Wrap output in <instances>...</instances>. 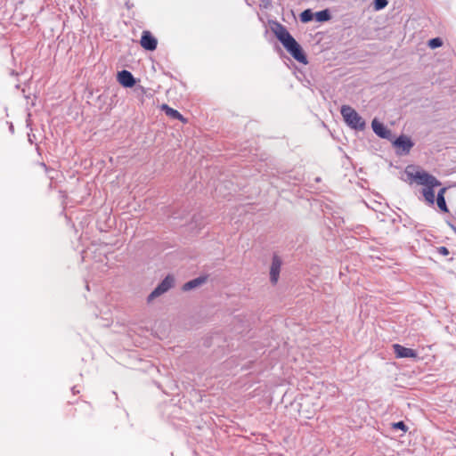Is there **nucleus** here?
Listing matches in <instances>:
<instances>
[{"label":"nucleus","instance_id":"nucleus-1","mask_svg":"<svg viewBox=\"0 0 456 456\" xmlns=\"http://www.w3.org/2000/svg\"><path fill=\"white\" fill-rule=\"evenodd\" d=\"M273 31L284 48L295 60L304 64L307 63L306 57L304 54L301 46L283 25L276 23L273 28Z\"/></svg>","mask_w":456,"mask_h":456},{"label":"nucleus","instance_id":"nucleus-2","mask_svg":"<svg viewBox=\"0 0 456 456\" xmlns=\"http://www.w3.org/2000/svg\"><path fill=\"white\" fill-rule=\"evenodd\" d=\"M341 115L345 122L352 128L362 130L365 122L362 118L350 106L343 105L341 107Z\"/></svg>","mask_w":456,"mask_h":456},{"label":"nucleus","instance_id":"nucleus-3","mask_svg":"<svg viewBox=\"0 0 456 456\" xmlns=\"http://www.w3.org/2000/svg\"><path fill=\"white\" fill-rule=\"evenodd\" d=\"M175 283V279L172 275H167L148 296L147 302L151 303L154 299L167 292Z\"/></svg>","mask_w":456,"mask_h":456},{"label":"nucleus","instance_id":"nucleus-4","mask_svg":"<svg viewBox=\"0 0 456 456\" xmlns=\"http://www.w3.org/2000/svg\"><path fill=\"white\" fill-rule=\"evenodd\" d=\"M413 177L418 183L425 185L426 187H436L441 185V183L435 176L427 172H416Z\"/></svg>","mask_w":456,"mask_h":456},{"label":"nucleus","instance_id":"nucleus-5","mask_svg":"<svg viewBox=\"0 0 456 456\" xmlns=\"http://www.w3.org/2000/svg\"><path fill=\"white\" fill-rule=\"evenodd\" d=\"M394 146L402 151V153H408L413 147L411 140L405 135H401L393 142Z\"/></svg>","mask_w":456,"mask_h":456},{"label":"nucleus","instance_id":"nucleus-6","mask_svg":"<svg viewBox=\"0 0 456 456\" xmlns=\"http://www.w3.org/2000/svg\"><path fill=\"white\" fill-rule=\"evenodd\" d=\"M281 266V260L278 256H273L272 265L270 268V281L273 284H276L279 279Z\"/></svg>","mask_w":456,"mask_h":456},{"label":"nucleus","instance_id":"nucleus-7","mask_svg":"<svg viewBox=\"0 0 456 456\" xmlns=\"http://www.w3.org/2000/svg\"><path fill=\"white\" fill-rule=\"evenodd\" d=\"M141 45L149 51H153L157 47V39L149 31H143L141 37Z\"/></svg>","mask_w":456,"mask_h":456},{"label":"nucleus","instance_id":"nucleus-8","mask_svg":"<svg viewBox=\"0 0 456 456\" xmlns=\"http://www.w3.org/2000/svg\"><path fill=\"white\" fill-rule=\"evenodd\" d=\"M394 353L398 358H415L417 357V353L411 349L404 347L399 344L393 345Z\"/></svg>","mask_w":456,"mask_h":456},{"label":"nucleus","instance_id":"nucleus-9","mask_svg":"<svg viewBox=\"0 0 456 456\" xmlns=\"http://www.w3.org/2000/svg\"><path fill=\"white\" fill-rule=\"evenodd\" d=\"M371 126L374 133L381 138L390 139L391 131L387 129L381 122L378 121L376 118L372 120Z\"/></svg>","mask_w":456,"mask_h":456},{"label":"nucleus","instance_id":"nucleus-10","mask_svg":"<svg viewBox=\"0 0 456 456\" xmlns=\"http://www.w3.org/2000/svg\"><path fill=\"white\" fill-rule=\"evenodd\" d=\"M118 81L125 87H132L135 84L134 76L127 70H122L118 72Z\"/></svg>","mask_w":456,"mask_h":456},{"label":"nucleus","instance_id":"nucleus-11","mask_svg":"<svg viewBox=\"0 0 456 456\" xmlns=\"http://www.w3.org/2000/svg\"><path fill=\"white\" fill-rule=\"evenodd\" d=\"M206 281H207L206 277H198L196 279H193V280L183 284V290L189 291L193 289H196V288L201 286L202 284H204L206 282Z\"/></svg>","mask_w":456,"mask_h":456},{"label":"nucleus","instance_id":"nucleus-12","mask_svg":"<svg viewBox=\"0 0 456 456\" xmlns=\"http://www.w3.org/2000/svg\"><path fill=\"white\" fill-rule=\"evenodd\" d=\"M446 191V188H442L438 193H437V198H436V203H437V206L438 208L444 211V212H448V208L446 206V202H445V199H444V193Z\"/></svg>","mask_w":456,"mask_h":456},{"label":"nucleus","instance_id":"nucleus-13","mask_svg":"<svg viewBox=\"0 0 456 456\" xmlns=\"http://www.w3.org/2000/svg\"><path fill=\"white\" fill-rule=\"evenodd\" d=\"M161 109L170 118H175V119H178V120H181V121L184 122L183 117L176 110H174V109L170 108L167 104H163L161 106Z\"/></svg>","mask_w":456,"mask_h":456},{"label":"nucleus","instance_id":"nucleus-14","mask_svg":"<svg viewBox=\"0 0 456 456\" xmlns=\"http://www.w3.org/2000/svg\"><path fill=\"white\" fill-rule=\"evenodd\" d=\"M434 188L435 187H425L422 190V194H423L426 201H428L431 205H433L435 203V191H434Z\"/></svg>","mask_w":456,"mask_h":456},{"label":"nucleus","instance_id":"nucleus-15","mask_svg":"<svg viewBox=\"0 0 456 456\" xmlns=\"http://www.w3.org/2000/svg\"><path fill=\"white\" fill-rule=\"evenodd\" d=\"M315 16L318 21H326L330 19V14L328 10L318 12H316Z\"/></svg>","mask_w":456,"mask_h":456},{"label":"nucleus","instance_id":"nucleus-16","mask_svg":"<svg viewBox=\"0 0 456 456\" xmlns=\"http://www.w3.org/2000/svg\"><path fill=\"white\" fill-rule=\"evenodd\" d=\"M313 16H314V14H313L312 11L307 9V10H305L300 14V20L302 22H308L313 20Z\"/></svg>","mask_w":456,"mask_h":456},{"label":"nucleus","instance_id":"nucleus-17","mask_svg":"<svg viewBox=\"0 0 456 456\" xmlns=\"http://www.w3.org/2000/svg\"><path fill=\"white\" fill-rule=\"evenodd\" d=\"M428 45L431 49H435L440 47L443 45V41L440 37H436L430 39Z\"/></svg>","mask_w":456,"mask_h":456},{"label":"nucleus","instance_id":"nucleus-18","mask_svg":"<svg viewBox=\"0 0 456 456\" xmlns=\"http://www.w3.org/2000/svg\"><path fill=\"white\" fill-rule=\"evenodd\" d=\"M387 5V0H375V8L380 10Z\"/></svg>","mask_w":456,"mask_h":456},{"label":"nucleus","instance_id":"nucleus-19","mask_svg":"<svg viewBox=\"0 0 456 456\" xmlns=\"http://www.w3.org/2000/svg\"><path fill=\"white\" fill-rule=\"evenodd\" d=\"M393 428H395V429H401L403 431H406L407 430V427H406V425L404 424L403 421H399V422L394 423L393 424Z\"/></svg>","mask_w":456,"mask_h":456},{"label":"nucleus","instance_id":"nucleus-20","mask_svg":"<svg viewBox=\"0 0 456 456\" xmlns=\"http://www.w3.org/2000/svg\"><path fill=\"white\" fill-rule=\"evenodd\" d=\"M439 252L444 256H447L449 254V250L445 247H441L439 248Z\"/></svg>","mask_w":456,"mask_h":456},{"label":"nucleus","instance_id":"nucleus-21","mask_svg":"<svg viewBox=\"0 0 456 456\" xmlns=\"http://www.w3.org/2000/svg\"><path fill=\"white\" fill-rule=\"evenodd\" d=\"M449 227L454 232V233L456 234V226L454 224H452V223L448 222L447 223Z\"/></svg>","mask_w":456,"mask_h":456}]
</instances>
